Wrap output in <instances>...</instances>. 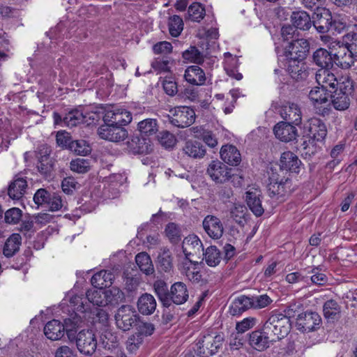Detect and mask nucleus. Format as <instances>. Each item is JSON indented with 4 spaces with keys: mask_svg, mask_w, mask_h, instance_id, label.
<instances>
[{
    "mask_svg": "<svg viewBox=\"0 0 357 357\" xmlns=\"http://www.w3.org/2000/svg\"><path fill=\"white\" fill-rule=\"evenodd\" d=\"M89 144L85 140H75L71 142L69 150L77 155H86L89 152Z\"/></svg>",
    "mask_w": 357,
    "mask_h": 357,
    "instance_id": "nucleus-58",
    "label": "nucleus"
},
{
    "mask_svg": "<svg viewBox=\"0 0 357 357\" xmlns=\"http://www.w3.org/2000/svg\"><path fill=\"white\" fill-rule=\"evenodd\" d=\"M275 137L280 141L289 142L296 139L298 136L296 128L289 123L280 121L273 128Z\"/></svg>",
    "mask_w": 357,
    "mask_h": 357,
    "instance_id": "nucleus-18",
    "label": "nucleus"
},
{
    "mask_svg": "<svg viewBox=\"0 0 357 357\" xmlns=\"http://www.w3.org/2000/svg\"><path fill=\"white\" fill-rule=\"evenodd\" d=\"M116 118H114V123L118 126H125L128 124L132 121L131 113L124 109L117 108Z\"/></svg>",
    "mask_w": 357,
    "mask_h": 357,
    "instance_id": "nucleus-57",
    "label": "nucleus"
},
{
    "mask_svg": "<svg viewBox=\"0 0 357 357\" xmlns=\"http://www.w3.org/2000/svg\"><path fill=\"white\" fill-rule=\"evenodd\" d=\"M153 287L162 305L169 307V300H168L169 291L167 283L163 280H157L154 282Z\"/></svg>",
    "mask_w": 357,
    "mask_h": 357,
    "instance_id": "nucleus-42",
    "label": "nucleus"
},
{
    "mask_svg": "<svg viewBox=\"0 0 357 357\" xmlns=\"http://www.w3.org/2000/svg\"><path fill=\"white\" fill-rule=\"evenodd\" d=\"M182 250L188 259L190 256L199 255L204 251L201 240L195 235H189L184 238Z\"/></svg>",
    "mask_w": 357,
    "mask_h": 357,
    "instance_id": "nucleus-22",
    "label": "nucleus"
},
{
    "mask_svg": "<svg viewBox=\"0 0 357 357\" xmlns=\"http://www.w3.org/2000/svg\"><path fill=\"white\" fill-rule=\"evenodd\" d=\"M169 306L172 303L181 305L185 303L189 297L187 286L182 282L174 283L169 294Z\"/></svg>",
    "mask_w": 357,
    "mask_h": 357,
    "instance_id": "nucleus-23",
    "label": "nucleus"
},
{
    "mask_svg": "<svg viewBox=\"0 0 357 357\" xmlns=\"http://www.w3.org/2000/svg\"><path fill=\"white\" fill-rule=\"evenodd\" d=\"M156 306V300L151 294L144 293L138 298L137 307L139 312L143 315L152 314L155 312Z\"/></svg>",
    "mask_w": 357,
    "mask_h": 357,
    "instance_id": "nucleus-27",
    "label": "nucleus"
},
{
    "mask_svg": "<svg viewBox=\"0 0 357 357\" xmlns=\"http://www.w3.org/2000/svg\"><path fill=\"white\" fill-rule=\"evenodd\" d=\"M86 296H72L68 305L66 300L61 303L63 311L69 313V317L64 319V323L56 319L48 321L44 327L45 336L52 340H58L66 333L68 339L75 338V330L82 323H88L89 319V289L86 291Z\"/></svg>",
    "mask_w": 357,
    "mask_h": 357,
    "instance_id": "nucleus-1",
    "label": "nucleus"
},
{
    "mask_svg": "<svg viewBox=\"0 0 357 357\" xmlns=\"http://www.w3.org/2000/svg\"><path fill=\"white\" fill-rule=\"evenodd\" d=\"M312 58L313 63L320 67V70L331 69L335 63L334 54L322 47L315 50Z\"/></svg>",
    "mask_w": 357,
    "mask_h": 357,
    "instance_id": "nucleus-21",
    "label": "nucleus"
},
{
    "mask_svg": "<svg viewBox=\"0 0 357 357\" xmlns=\"http://www.w3.org/2000/svg\"><path fill=\"white\" fill-rule=\"evenodd\" d=\"M135 261L139 268L146 275L154 273V267L150 256L146 252L138 253L135 257Z\"/></svg>",
    "mask_w": 357,
    "mask_h": 357,
    "instance_id": "nucleus-39",
    "label": "nucleus"
},
{
    "mask_svg": "<svg viewBox=\"0 0 357 357\" xmlns=\"http://www.w3.org/2000/svg\"><path fill=\"white\" fill-rule=\"evenodd\" d=\"M293 25L301 30L307 31L312 26V20L309 14L304 10L294 11L291 15Z\"/></svg>",
    "mask_w": 357,
    "mask_h": 357,
    "instance_id": "nucleus-32",
    "label": "nucleus"
},
{
    "mask_svg": "<svg viewBox=\"0 0 357 357\" xmlns=\"http://www.w3.org/2000/svg\"><path fill=\"white\" fill-rule=\"evenodd\" d=\"M329 70L330 69L319 70L315 75L317 84L321 87L328 91H329L330 89H336L338 85V80L335 75Z\"/></svg>",
    "mask_w": 357,
    "mask_h": 357,
    "instance_id": "nucleus-26",
    "label": "nucleus"
},
{
    "mask_svg": "<svg viewBox=\"0 0 357 357\" xmlns=\"http://www.w3.org/2000/svg\"><path fill=\"white\" fill-rule=\"evenodd\" d=\"M301 161L298 157L291 151L284 152L280 160V171L278 173L283 174L284 170L298 174L300 171Z\"/></svg>",
    "mask_w": 357,
    "mask_h": 357,
    "instance_id": "nucleus-17",
    "label": "nucleus"
},
{
    "mask_svg": "<svg viewBox=\"0 0 357 357\" xmlns=\"http://www.w3.org/2000/svg\"><path fill=\"white\" fill-rule=\"evenodd\" d=\"M267 187L269 197L278 202H284L294 190L291 179L273 169L269 175Z\"/></svg>",
    "mask_w": 357,
    "mask_h": 357,
    "instance_id": "nucleus-2",
    "label": "nucleus"
},
{
    "mask_svg": "<svg viewBox=\"0 0 357 357\" xmlns=\"http://www.w3.org/2000/svg\"><path fill=\"white\" fill-rule=\"evenodd\" d=\"M114 274L111 271L102 270L95 273L91 278V284L94 288H106L112 283Z\"/></svg>",
    "mask_w": 357,
    "mask_h": 357,
    "instance_id": "nucleus-33",
    "label": "nucleus"
},
{
    "mask_svg": "<svg viewBox=\"0 0 357 357\" xmlns=\"http://www.w3.org/2000/svg\"><path fill=\"white\" fill-rule=\"evenodd\" d=\"M252 308L261 309L268 306L273 300L267 294L250 297Z\"/></svg>",
    "mask_w": 357,
    "mask_h": 357,
    "instance_id": "nucleus-51",
    "label": "nucleus"
},
{
    "mask_svg": "<svg viewBox=\"0 0 357 357\" xmlns=\"http://www.w3.org/2000/svg\"><path fill=\"white\" fill-rule=\"evenodd\" d=\"M86 113L84 112V107L79 106L66 114L63 117V124L68 127H75L86 121Z\"/></svg>",
    "mask_w": 357,
    "mask_h": 357,
    "instance_id": "nucleus-30",
    "label": "nucleus"
},
{
    "mask_svg": "<svg viewBox=\"0 0 357 357\" xmlns=\"http://www.w3.org/2000/svg\"><path fill=\"white\" fill-rule=\"evenodd\" d=\"M280 114L281 117L285 120L284 123L299 125L301 123L302 114L300 107L294 103H288L283 105L280 110Z\"/></svg>",
    "mask_w": 357,
    "mask_h": 357,
    "instance_id": "nucleus-19",
    "label": "nucleus"
},
{
    "mask_svg": "<svg viewBox=\"0 0 357 357\" xmlns=\"http://www.w3.org/2000/svg\"><path fill=\"white\" fill-rule=\"evenodd\" d=\"M287 71L296 81L305 79L309 75V68L303 61L288 60Z\"/></svg>",
    "mask_w": 357,
    "mask_h": 357,
    "instance_id": "nucleus-25",
    "label": "nucleus"
},
{
    "mask_svg": "<svg viewBox=\"0 0 357 357\" xmlns=\"http://www.w3.org/2000/svg\"><path fill=\"white\" fill-rule=\"evenodd\" d=\"M70 169L79 174L86 173L89 169V160L84 158H77L70 162Z\"/></svg>",
    "mask_w": 357,
    "mask_h": 357,
    "instance_id": "nucleus-53",
    "label": "nucleus"
},
{
    "mask_svg": "<svg viewBox=\"0 0 357 357\" xmlns=\"http://www.w3.org/2000/svg\"><path fill=\"white\" fill-rule=\"evenodd\" d=\"M22 238L19 234H13L5 242L3 253L7 257H13L20 250Z\"/></svg>",
    "mask_w": 357,
    "mask_h": 357,
    "instance_id": "nucleus-37",
    "label": "nucleus"
},
{
    "mask_svg": "<svg viewBox=\"0 0 357 357\" xmlns=\"http://www.w3.org/2000/svg\"><path fill=\"white\" fill-rule=\"evenodd\" d=\"M344 43L342 44L354 53L357 56V32L350 31L343 37Z\"/></svg>",
    "mask_w": 357,
    "mask_h": 357,
    "instance_id": "nucleus-52",
    "label": "nucleus"
},
{
    "mask_svg": "<svg viewBox=\"0 0 357 357\" xmlns=\"http://www.w3.org/2000/svg\"><path fill=\"white\" fill-rule=\"evenodd\" d=\"M331 98L332 105L335 109L344 111L349 108L351 103L349 96L342 93V92H337V90H336Z\"/></svg>",
    "mask_w": 357,
    "mask_h": 357,
    "instance_id": "nucleus-43",
    "label": "nucleus"
},
{
    "mask_svg": "<svg viewBox=\"0 0 357 357\" xmlns=\"http://www.w3.org/2000/svg\"><path fill=\"white\" fill-rule=\"evenodd\" d=\"M335 63L340 68L347 70L354 66L357 62V56L349 51L347 47L340 44L337 51L334 53Z\"/></svg>",
    "mask_w": 357,
    "mask_h": 357,
    "instance_id": "nucleus-14",
    "label": "nucleus"
},
{
    "mask_svg": "<svg viewBox=\"0 0 357 357\" xmlns=\"http://www.w3.org/2000/svg\"><path fill=\"white\" fill-rule=\"evenodd\" d=\"M312 25L319 33H326L331 29L333 16L331 11L325 8L316 9L312 17Z\"/></svg>",
    "mask_w": 357,
    "mask_h": 357,
    "instance_id": "nucleus-12",
    "label": "nucleus"
},
{
    "mask_svg": "<svg viewBox=\"0 0 357 357\" xmlns=\"http://www.w3.org/2000/svg\"><path fill=\"white\" fill-rule=\"evenodd\" d=\"M261 192L257 188H251L246 192V203L250 211L257 216L260 217L264 213L261 204Z\"/></svg>",
    "mask_w": 357,
    "mask_h": 357,
    "instance_id": "nucleus-20",
    "label": "nucleus"
},
{
    "mask_svg": "<svg viewBox=\"0 0 357 357\" xmlns=\"http://www.w3.org/2000/svg\"><path fill=\"white\" fill-rule=\"evenodd\" d=\"M265 329L278 341L284 337L290 331L291 322L282 313L271 314L264 324Z\"/></svg>",
    "mask_w": 357,
    "mask_h": 357,
    "instance_id": "nucleus-4",
    "label": "nucleus"
},
{
    "mask_svg": "<svg viewBox=\"0 0 357 357\" xmlns=\"http://www.w3.org/2000/svg\"><path fill=\"white\" fill-rule=\"evenodd\" d=\"M341 80V82L338 81V85L336 87L339 89L337 92H342V93L349 96L354 91L352 80L348 77H342Z\"/></svg>",
    "mask_w": 357,
    "mask_h": 357,
    "instance_id": "nucleus-62",
    "label": "nucleus"
},
{
    "mask_svg": "<svg viewBox=\"0 0 357 357\" xmlns=\"http://www.w3.org/2000/svg\"><path fill=\"white\" fill-rule=\"evenodd\" d=\"M305 129L309 137L317 142H322L327 135L326 124L318 118L310 119Z\"/></svg>",
    "mask_w": 357,
    "mask_h": 357,
    "instance_id": "nucleus-15",
    "label": "nucleus"
},
{
    "mask_svg": "<svg viewBox=\"0 0 357 357\" xmlns=\"http://www.w3.org/2000/svg\"><path fill=\"white\" fill-rule=\"evenodd\" d=\"M206 263L209 266H215L220 262V252L216 246H210L204 253Z\"/></svg>",
    "mask_w": 357,
    "mask_h": 357,
    "instance_id": "nucleus-47",
    "label": "nucleus"
},
{
    "mask_svg": "<svg viewBox=\"0 0 357 357\" xmlns=\"http://www.w3.org/2000/svg\"><path fill=\"white\" fill-rule=\"evenodd\" d=\"M183 21L180 16L174 15L169 17L168 29L169 34L172 37L176 38L179 36L183 30Z\"/></svg>",
    "mask_w": 357,
    "mask_h": 357,
    "instance_id": "nucleus-44",
    "label": "nucleus"
},
{
    "mask_svg": "<svg viewBox=\"0 0 357 357\" xmlns=\"http://www.w3.org/2000/svg\"><path fill=\"white\" fill-rule=\"evenodd\" d=\"M172 49L173 47L172 44L167 41L158 42L153 46V51L155 54H167L171 53Z\"/></svg>",
    "mask_w": 357,
    "mask_h": 357,
    "instance_id": "nucleus-63",
    "label": "nucleus"
},
{
    "mask_svg": "<svg viewBox=\"0 0 357 357\" xmlns=\"http://www.w3.org/2000/svg\"><path fill=\"white\" fill-rule=\"evenodd\" d=\"M97 133L101 139L114 142L123 141L128 137L126 128L114 123L102 125L98 128Z\"/></svg>",
    "mask_w": 357,
    "mask_h": 357,
    "instance_id": "nucleus-10",
    "label": "nucleus"
},
{
    "mask_svg": "<svg viewBox=\"0 0 357 357\" xmlns=\"http://www.w3.org/2000/svg\"><path fill=\"white\" fill-rule=\"evenodd\" d=\"M321 269L318 266H315L308 271V273H311V282L316 285H324L328 282V277L323 273L320 272Z\"/></svg>",
    "mask_w": 357,
    "mask_h": 357,
    "instance_id": "nucleus-55",
    "label": "nucleus"
},
{
    "mask_svg": "<svg viewBox=\"0 0 357 357\" xmlns=\"http://www.w3.org/2000/svg\"><path fill=\"white\" fill-rule=\"evenodd\" d=\"M250 308H252L250 297L242 295L232 301L229 312L232 316H238Z\"/></svg>",
    "mask_w": 357,
    "mask_h": 357,
    "instance_id": "nucleus-34",
    "label": "nucleus"
},
{
    "mask_svg": "<svg viewBox=\"0 0 357 357\" xmlns=\"http://www.w3.org/2000/svg\"><path fill=\"white\" fill-rule=\"evenodd\" d=\"M221 159L227 164L237 166L241 161L239 151L231 144L222 146L220 151Z\"/></svg>",
    "mask_w": 357,
    "mask_h": 357,
    "instance_id": "nucleus-28",
    "label": "nucleus"
},
{
    "mask_svg": "<svg viewBox=\"0 0 357 357\" xmlns=\"http://www.w3.org/2000/svg\"><path fill=\"white\" fill-rule=\"evenodd\" d=\"M117 108L116 109H106L105 107H91V113H93L97 116L96 118L94 116H91V120L93 122V121H98L100 117L102 118L105 124L108 123H114V118L116 116Z\"/></svg>",
    "mask_w": 357,
    "mask_h": 357,
    "instance_id": "nucleus-36",
    "label": "nucleus"
},
{
    "mask_svg": "<svg viewBox=\"0 0 357 357\" xmlns=\"http://www.w3.org/2000/svg\"><path fill=\"white\" fill-rule=\"evenodd\" d=\"M321 323V317L317 312L306 311L298 315L296 327L302 333H310L319 329Z\"/></svg>",
    "mask_w": 357,
    "mask_h": 357,
    "instance_id": "nucleus-8",
    "label": "nucleus"
},
{
    "mask_svg": "<svg viewBox=\"0 0 357 357\" xmlns=\"http://www.w3.org/2000/svg\"><path fill=\"white\" fill-rule=\"evenodd\" d=\"M56 144L58 146L67 149H70V145L73 142L70 134L66 131H59L56 136Z\"/></svg>",
    "mask_w": 357,
    "mask_h": 357,
    "instance_id": "nucleus-60",
    "label": "nucleus"
},
{
    "mask_svg": "<svg viewBox=\"0 0 357 357\" xmlns=\"http://www.w3.org/2000/svg\"><path fill=\"white\" fill-rule=\"evenodd\" d=\"M205 15V8L200 3L195 2L188 7L186 19L199 22Z\"/></svg>",
    "mask_w": 357,
    "mask_h": 357,
    "instance_id": "nucleus-40",
    "label": "nucleus"
},
{
    "mask_svg": "<svg viewBox=\"0 0 357 357\" xmlns=\"http://www.w3.org/2000/svg\"><path fill=\"white\" fill-rule=\"evenodd\" d=\"M27 182L22 178L15 179L8 186V195L13 199H20L26 192Z\"/></svg>",
    "mask_w": 357,
    "mask_h": 357,
    "instance_id": "nucleus-35",
    "label": "nucleus"
},
{
    "mask_svg": "<svg viewBox=\"0 0 357 357\" xmlns=\"http://www.w3.org/2000/svg\"><path fill=\"white\" fill-rule=\"evenodd\" d=\"M124 300V293L116 287L98 288L94 289L91 295V303L98 307L114 306Z\"/></svg>",
    "mask_w": 357,
    "mask_h": 357,
    "instance_id": "nucleus-3",
    "label": "nucleus"
},
{
    "mask_svg": "<svg viewBox=\"0 0 357 357\" xmlns=\"http://www.w3.org/2000/svg\"><path fill=\"white\" fill-rule=\"evenodd\" d=\"M158 265L162 271L169 273L173 270L172 256L168 249H164L158 255Z\"/></svg>",
    "mask_w": 357,
    "mask_h": 357,
    "instance_id": "nucleus-45",
    "label": "nucleus"
},
{
    "mask_svg": "<svg viewBox=\"0 0 357 357\" xmlns=\"http://www.w3.org/2000/svg\"><path fill=\"white\" fill-rule=\"evenodd\" d=\"M77 348L81 354H89V341L86 331H79L76 337Z\"/></svg>",
    "mask_w": 357,
    "mask_h": 357,
    "instance_id": "nucleus-50",
    "label": "nucleus"
},
{
    "mask_svg": "<svg viewBox=\"0 0 357 357\" xmlns=\"http://www.w3.org/2000/svg\"><path fill=\"white\" fill-rule=\"evenodd\" d=\"M207 174L216 183H225L232 176L231 169L220 161H212L208 168Z\"/></svg>",
    "mask_w": 357,
    "mask_h": 357,
    "instance_id": "nucleus-11",
    "label": "nucleus"
},
{
    "mask_svg": "<svg viewBox=\"0 0 357 357\" xmlns=\"http://www.w3.org/2000/svg\"><path fill=\"white\" fill-rule=\"evenodd\" d=\"M22 211L18 208H12L5 213V220L9 224L17 223L22 218Z\"/></svg>",
    "mask_w": 357,
    "mask_h": 357,
    "instance_id": "nucleus-61",
    "label": "nucleus"
},
{
    "mask_svg": "<svg viewBox=\"0 0 357 357\" xmlns=\"http://www.w3.org/2000/svg\"><path fill=\"white\" fill-rule=\"evenodd\" d=\"M127 144L128 149L134 154H146L152 150L150 139L139 135H133Z\"/></svg>",
    "mask_w": 357,
    "mask_h": 357,
    "instance_id": "nucleus-24",
    "label": "nucleus"
},
{
    "mask_svg": "<svg viewBox=\"0 0 357 357\" xmlns=\"http://www.w3.org/2000/svg\"><path fill=\"white\" fill-rule=\"evenodd\" d=\"M91 318L93 319V324H100L106 326L109 319V314L106 310L100 308H96L93 311L91 310Z\"/></svg>",
    "mask_w": 357,
    "mask_h": 357,
    "instance_id": "nucleus-56",
    "label": "nucleus"
},
{
    "mask_svg": "<svg viewBox=\"0 0 357 357\" xmlns=\"http://www.w3.org/2000/svg\"><path fill=\"white\" fill-rule=\"evenodd\" d=\"M310 51V43L307 39L292 40L285 49L287 60L304 61Z\"/></svg>",
    "mask_w": 357,
    "mask_h": 357,
    "instance_id": "nucleus-9",
    "label": "nucleus"
},
{
    "mask_svg": "<svg viewBox=\"0 0 357 357\" xmlns=\"http://www.w3.org/2000/svg\"><path fill=\"white\" fill-rule=\"evenodd\" d=\"M168 119L171 124L177 128H187L195 122V112L189 107H176L169 111Z\"/></svg>",
    "mask_w": 357,
    "mask_h": 357,
    "instance_id": "nucleus-6",
    "label": "nucleus"
},
{
    "mask_svg": "<svg viewBox=\"0 0 357 357\" xmlns=\"http://www.w3.org/2000/svg\"><path fill=\"white\" fill-rule=\"evenodd\" d=\"M323 314L328 321L338 320L341 317V306L334 299L328 300L324 303Z\"/></svg>",
    "mask_w": 357,
    "mask_h": 357,
    "instance_id": "nucleus-31",
    "label": "nucleus"
},
{
    "mask_svg": "<svg viewBox=\"0 0 357 357\" xmlns=\"http://www.w3.org/2000/svg\"><path fill=\"white\" fill-rule=\"evenodd\" d=\"M171 59L169 57H158L151 63L152 68L158 73H167L170 71Z\"/></svg>",
    "mask_w": 357,
    "mask_h": 357,
    "instance_id": "nucleus-49",
    "label": "nucleus"
},
{
    "mask_svg": "<svg viewBox=\"0 0 357 357\" xmlns=\"http://www.w3.org/2000/svg\"><path fill=\"white\" fill-rule=\"evenodd\" d=\"M37 168L40 174L43 175L46 178H51L54 170L52 159L38 161Z\"/></svg>",
    "mask_w": 357,
    "mask_h": 357,
    "instance_id": "nucleus-54",
    "label": "nucleus"
},
{
    "mask_svg": "<svg viewBox=\"0 0 357 357\" xmlns=\"http://www.w3.org/2000/svg\"><path fill=\"white\" fill-rule=\"evenodd\" d=\"M183 150L186 155L193 158H202L206 154L204 146L196 141L186 142Z\"/></svg>",
    "mask_w": 357,
    "mask_h": 357,
    "instance_id": "nucleus-38",
    "label": "nucleus"
},
{
    "mask_svg": "<svg viewBox=\"0 0 357 357\" xmlns=\"http://www.w3.org/2000/svg\"><path fill=\"white\" fill-rule=\"evenodd\" d=\"M184 77L188 83L197 86L203 85L206 81L204 70L197 66L188 67L185 71Z\"/></svg>",
    "mask_w": 357,
    "mask_h": 357,
    "instance_id": "nucleus-29",
    "label": "nucleus"
},
{
    "mask_svg": "<svg viewBox=\"0 0 357 357\" xmlns=\"http://www.w3.org/2000/svg\"><path fill=\"white\" fill-rule=\"evenodd\" d=\"M142 342L143 338L142 335L138 333H135L130 336L127 340V349L131 352L135 351L139 348Z\"/></svg>",
    "mask_w": 357,
    "mask_h": 357,
    "instance_id": "nucleus-64",
    "label": "nucleus"
},
{
    "mask_svg": "<svg viewBox=\"0 0 357 357\" xmlns=\"http://www.w3.org/2000/svg\"><path fill=\"white\" fill-rule=\"evenodd\" d=\"M183 58L190 62L201 64L204 62L203 54L195 46H191L189 49L183 52Z\"/></svg>",
    "mask_w": 357,
    "mask_h": 357,
    "instance_id": "nucleus-48",
    "label": "nucleus"
},
{
    "mask_svg": "<svg viewBox=\"0 0 357 357\" xmlns=\"http://www.w3.org/2000/svg\"><path fill=\"white\" fill-rule=\"evenodd\" d=\"M139 319V317L135 308L129 305L120 307L115 314L116 324L123 331L130 330L137 324Z\"/></svg>",
    "mask_w": 357,
    "mask_h": 357,
    "instance_id": "nucleus-7",
    "label": "nucleus"
},
{
    "mask_svg": "<svg viewBox=\"0 0 357 357\" xmlns=\"http://www.w3.org/2000/svg\"><path fill=\"white\" fill-rule=\"evenodd\" d=\"M222 334L211 333L204 335L197 342V354L201 357H209L214 355L222 345Z\"/></svg>",
    "mask_w": 357,
    "mask_h": 357,
    "instance_id": "nucleus-5",
    "label": "nucleus"
},
{
    "mask_svg": "<svg viewBox=\"0 0 357 357\" xmlns=\"http://www.w3.org/2000/svg\"><path fill=\"white\" fill-rule=\"evenodd\" d=\"M202 225L204 231L211 238L216 240L222 236L224 227L218 217L208 215L204 218Z\"/></svg>",
    "mask_w": 357,
    "mask_h": 357,
    "instance_id": "nucleus-16",
    "label": "nucleus"
},
{
    "mask_svg": "<svg viewBox=\"0 0 357 357\" xmlns=\"http://www.w3.org/2000/svg\"><path fill=\"white\" fill-rule=\"evenodd\" d=\"M328 90L319 86L314 87L309 93V98L314 103L322 104L328 101Z\"/></svg>",
    "mask_w": 357,
    "mask_h": 357,
    "instance_id": "nucleus-46",
    "label": "nucleus"
},
{
    "mask_svg": "<svg viewBox=\"0 0 357 357\" xmlns=\"http://www.w3.org/2000/svg\"><path fill=\"white\" fill-rule=\"evenodd\" d=\"M249 342L252 347L261 351L268 348L271 344L276 340L263 326L261 330H256L250 334Z\"/></svg>",
    "mask_w": 357,
    "mask_h": 357,
    "instance_id": "nucleus-13",
    "label": "nucleus"
},
{
    "mask_svg": "<svg viewBox=\"0 0 357 357\" xmlns=\"http://www.w3.org/2000/svg\"><path fill=\"white\" fill-rule=\"evenodd\" d=\"M139 131L145 135H155L158 130L157 120L155 119H146L137 124Z\"/></svg>",
    "mask_w": 357,
    "mask_h": 357,
    "instance_id": "nucleus-41",
    "label": "nucleus"
},
{
    "mask_svg": "<svg viewBox=\"0 0 357 357\" xmlns=\"http://www.w3.org/2000/svg\"><path fill=\"white\" fill-rule=\"evenodd\" d=\"M158 141L161 145L165 148H172L176 144V138L174 135L168 131L160 132Z\"/></svg>",
    "mask_w": 357,
    "mask_h": 357,
    "instance_id": "nucleus-59",
    "label": "nucleus"
}]
</instances>
